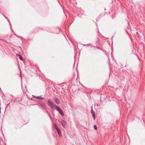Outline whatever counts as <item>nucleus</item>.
I'll use <instances>...</instances> for the list:
<instances>
[{
    "label": "nucleus",
    "mask_w": 145,
    "mask_h": 145,
    "mask_svg": "<svg viewBox=\"0 0 145 145\" xmlns=\"http://www.w3.org/2000/svg\"><path fill=\"white\" fill-rule=\"evenodd\" d=\"M54 126H55V127L56 129V130L57 131L59 135L60 136V134H61V132L59 130V128L56 125H55Z\"/></svg>",
    "instance_id": "3"
},
{
    "label": "nucleus",
    "mask_w": 145,
    "mask_h": 145,
    "mask_svg": "<svg viewBox=\"0 0 145 145\" xmlns=\"http://www.w3.org/2000/svg\"><path fill=\"white\" fill-rule=\"evenodd\" d=\"M55 101L58 104H59V103H60V101L59 100V99L57 98H56L55 99Z\"/></svg>",
    "instance_id": "6"
},
{
    "label": "nucleus",
    "mask_w": 145,
    "mask_h": 145,
    "mask_svg": "<svg viewBox=\"0 0 145 145\" xmlns=\"http://www.w3.org/2000/svg\"><path fill=\"white\" fill-rule=\"evenodd\" d=\"M92 114H93V119H94V120H95V113H94V112H93V113Z\"/></svg>",
    "instance_id": "10"
},
{
    "label": "nucleus",
    "mask_w": 145,
    "mask_h": 145,
    "mask_svg": "<svg viewBox=\"0 0 145 145\" xmlns=\"http://www.w3.org/2000/svg\"><path fill=\"white\" fill-rule=\"evenodd\" d=\"M37 99L42 100L44 99V98L42 97L41 96H39L37 97Z\"/></svg>",
    "instance_id": "7"
},
{
    "label": "nucleus",
    "mask_w": 145,
    "mask_h": 145,
    "mask_svg": "<svg viewBox=\"0 0 145 145\" xmlns=\"http://www.w3.org/2000/svg\"><path fill=\"white\" fill-rule=\"evenodd\" d=\"M16 55L18 56L19 57V58L22 60H23V57H22L19 54H16Z\"/></svg>",
    "instance_id": "8"
},
{
    "label": "nucleus",
    "mask_w": 145,
    "mask_h": 145,
    "mask_svg": "<svg viewBox=\"0 0 145 145\" xmlns=\"http://www.w3.org/2000/svg\"><path fill=\"white\" fill-rule=\"evenodd\" d=\"M41 106L43 108H46V106L45 105L44 103H42L40 104Z\"/></svg>",
    "instance_id": "5"
},
{
    "label": "nucleus",
    "mask_w": 145,
    "mask_h": 145,
    "mask_svg": "<svg viewBox=\"0 0 145 145\" xmlns=\"http://www.w3.org/2000/svg\"><path fill=\"white\" fill-rule=\"evenodd\" d=\"M94 128L95 130H97V126L96 125H94Z\"/></svg>",
    "instance_id": "11"
},
{
    "label": "nucleus",
    "mask_w": 145,
    "mask_h": 145,
    "mask_svg": "<svg viewBox=\"0 0 145 145\" xmlns=\"http://www.w3.org/2000/svg\"><path fill=\"white\" fill-rule=\"evenodd\" d=\"M47 102L49 106L52 109L55 108V106H56L54 105L50 99L48 100Z\"/></svg>",
    "instance_id": "1"
},
{
    "label": "nucleus",
    "mask_w": 145,
    "mask_h": 145,
    "mask_svg": "<svg viewBox=\"0 0 145 145\" xmlns=\"http://www.w3.org/2000/svg\"><path fill=\"white\" fill-rule=\"evenodd\" d=\"M61 123L62 125L64 127H66L67 123L64 120H62L61 121Z\"/></svg>",
    "instance_id": "2"
},
{
    "label": "nucleus",
    "mask_w": 145,
    "mask_h": 145,
    "mask_svg": "<svg viewBox=\"0 0 145 145\" xmlns=\"http://www.w3.org/2000/svg\"><path fill=\"white\" fill-rule=\"evenodd\" d=\"M33 96V98H35L37 99V96H35V95H33V96Z\"/></svg>",
    "instance_id": "12"
},
{
    "label": "nucleus",
    "mask_w": 145,
    "mask_h": 145,
    "mask_svg": "<svg viewBox=\"0 0 145 145\" xmlns=\"http://www.w3.org/2000/svg\"><path fill=\"white\" fill-rule=\"evenodd\" d=\"M59 113L62 116H63L64 115V114H63V111H62V110H61V111H60L59 112Z\"/></svg>",
    "instance_id": "9"
},
{
    "label": "nucleus",
    "mask_w": 145,
    "mask_h": 145,
    "mask_svg": "<svg viewBox=\"0 0 145 145\" xmlns=\"http://www.w3.org/2000/svg\"><path fill=\"white\" fill-rule=\"evenodd\" d=\"M55 109L57 110L59 112L61 110L60 108L59 107L57 106H55Z\"/></svg>",
    "instance_id": "4"
}]
</instances>
